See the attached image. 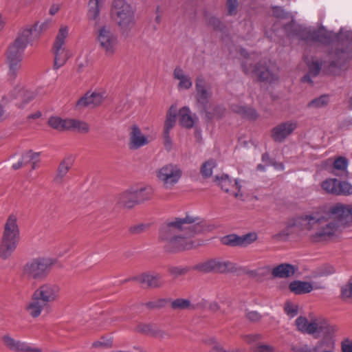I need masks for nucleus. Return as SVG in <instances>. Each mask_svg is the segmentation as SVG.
I'll return each instance as SVG.
<instances>
[{
	"instance_id": "f704fd0d",
	"label": "nucleus",
	"mask_w": 352,
	"mask_h": 352,
	"mask_svg": "<svg viewBox=\"0 0 352 352\" xmlns=\"http://www.w3.org/2000/svg\"><path fill=\"white\" fill-rule=\"evenodd\" d=\"M331 336H332L329 337L324 336L322 340L316 343V352H335V343L330 339Z\"/></svg>"
},
{
	"instance_id": "bf43d9fd",
	"label": "nucleus",
	"mask_w": 352,
	"mask_h": 352,
	"mask_svg": "<svg viewBox=\"0 0 352 352\" xmlns=\"http://www.w3.org/2000/svg\"><path fill=\"white\" fill-rule=\"evenodd\" d=\"M227 12L228 15H234L237 12L238 1L227 0L226 1Z\"/></svg>"
},
{
	"instance_id": "f257e3e1",
	"label": "nucleus",
	"mask_w": 352,
	"mask_h": 352,
	"mask_svg": "<svg viewBox=\"0 0 352 352\" xmlns=\"http://www.w3.org/2000/svg\"><path fill=\"white\" fill-rule=\"evenodd\" d=\"M351 222L352 207L337 203L331 206L322 215L306 214L294 219L292 226L311 231V241L319 243L331 239Z\"/></svg>"
},
{
	"instance_id": "aec40b11",
	"label": "nucleus",
	"mask_w": 352,
	"mask_h": 352,
	"mask_svg": "<svg viewBox=\"0 0 352 352\" xmlns=\"http://www.w3.org/2000/svg\"><path fill=\"white\" fill-rule=\"evenodd\" d=\"M297 127V122L287 121L275 126L272 131V139L278 142H283Z\"/></svg>"
},
{
	"instance_id": "c03bdc74",
	"label": "nucleus",
	"mask_w": 352,
	"mask_h": 352,
	"mask_svg": "<svg viewBox=\"0 0 352 352\" xmlns=\"http://www.w3.org/2000/svg\"><path fill=\"white\" fill-rule=\"evenodd\" d=\"M215 162L212 160L204 162L201 167V173L204 177H209L212 175V168L215 166Z\"/></svg>"
},
{
	"instance_id": "0eeeda50",
	"label": "nucleus",
	"mask_w": 352,
	"mask_h": 352,
	"mask_svg": "<svg viewBox=\"0 0 352 352\" xmlns=\"http://www.w3.org/2000/svg\"><path fill=\"white\" fill-rule=\"evenodd\" d=\"M111 17L123 33H128L135 25L134 10L124 0H114Z\"/></svg>"
},
{
	"instance_id": "1a4fd4ad",
	"label": "nucleus",
	"mask_w": 352,
	"mask_h": 352,
	"mask_svg": "<svg viewBox=\"0 0 352 352\" xmlns=\"http://www.w3.org/2000/svg\"><path fill=\"white\" fill-rule=\"evenodd\" d=\"M55 260L51 258L39 257L27 262L23 267V275L29 279L40 280L45 278L54 264Z\"/></svg>"
},
{
	"instance_id": "09e8293b",
	"label": "nucleus",
	"mask_w": 352,
	"mask_h": 352,
	"mask_svg": "<svg viewBox=\"0 0 352 352\" xmlns=\"http://www.w3.org/2000/svg\"><path fill=\"white\" fill-rule=\"evenodd\" d=\"M240 247H245L257 239V234L255 232H250L246 234L239 236Z\"/></svg>"
},
{
	"instance_id": "a211bd4d",
	"label": "nucleus",
	"mask_w": 352,
	"mask_h": 352,
	"mask_svg": "<svg viewBox=\"0 0 352 352\" xmlns=\"http://www.w3.org/2000/svg\"><path fill=\"white\" fill-rule=\"evenodd\" d=\"M75 158L74 155L68 154L59 162L56 173L53 178L54 184L60 185L63 184L69 170L73 166Z\"/></svg>"
},
{
	"instance_id": "bb28decb",
	"label": "nucleus",
	"mask_w": 352,
	"mask_h": 352,
	"mask_svg": "<svg viewBox=\"0 0 352 352\" xmlns=\"http://www.w3.org/2000/svg\"><path fill=\"white\" fill-rule=\"evenodd\" d=\"M314 42H318L322 44H329L332 41V35L331 33L324 30H318L309 31L306 38Z\"/></svg>"
},
{
	"instance_id": "052dcab7",
	"label": "nucleus",
	"mask_w": 352,
	"mask_h": 352,
	"mask_svg": "<svg viewBox=\"0 0 352 352\" xmlns=\"http://www.w3.org/2000/svg\"><path fill=\"white\" fill-rule=\"evenodd\" d=\"M39 157L40 153L28 151L23 155V160H25L26 163L31 161L38 162Z\"/></svg>"
},
{
	"instance_id": "20e7f679",
	"label": "nucleus",
	"mask_w": 352,
	"mask_h": 352,
	"mask_svg": "<svg viewBox=\"0 0 352 352\" xmlns=\"http://www.w3.org/2000/svg\"><path fill=\"white\" fill-rule=\"evenodd\" d=\"M40 32L38 24L27 27L21 30L14 43L10 45L6 54L7 63L8 65V75L10 78H14L21 69L23 52L28 43L36 38Z\"/></svg>"
},
{
	"instance_id": "603ef678",
	"label": "nucleus",
	"mask_w": 352,
	"mask_h": 352,
	"mask_svg": "<svg viewBox=\"0 0 352 352\" xmlns=\"http://www.w3.org/2000/svg\"><path fill=\"white\" fill-rule=\"evenodd\" d=\"M348 166V160L344 157H339L333 162V168L338 170H345Z\"/></svg>"
},
{
	"instance_id": "0e129e2a",
	"label": "nucleus",
	"mask_w": 352,
	"mask_h": 352,
	"mask_svg": "<svg viewBox=\"0 0 352 352\" xmlns=\"http://www.w3.org/2000/svg\"><path fill=\"white\" fill-rule=\"evenodd\" d=\"M164 145L167 151H170L172 148V140L170 136V133L163 132Z\"/></svg>"
},
{
	"instance_id": "e2e57ef3",
	"label": "nucleus",
	"mask_w": 352,
	"mask_h": 352,
	"mask_svg": "<svg viewBox=\"0 0 352 352\" xmlns=\"http://www.w3.org/2000/svg\"><path fill=\"white\" fill-rule=\"evenodd\" d=\"M342 352H352V340L346 338L341 342Z\"/></svg>"
},
{
	"instance_id": "de8ad7c7",
	"label": "nucleus",
	"mask_w": 352,
	"mask_h": 352,
	"mask_svg": "<svg viewBox=\"0 0 352 352\" xmlns=\"http://www.w3.org/2000/svg\"><path fill=\"white\" fill-rule=\"evenodd\" d=\"M240 247H245L257 239V234L255 232H250L246 234L239 236Z\"/></svg>"
},
{
	"instance_id": "412c9836",
	"label": "nucleus",
	"mask_w": 352,
	"mask_h": 352,
	"mask_svg": "<svg viewBox=\"0 0 352 352\" xmlns=\"http://www.w3.org/2000/svg\"><path fill=\"white\" fill-rule=\"evenodd\" d=\"M338 46V47L334 54H331V56L335 58V60L331 62L333 65L340 63L341 60L349 58L350 54L352 53V41H345L341 43L339 42Z\"/></svg>"
},
{
	"instance_id": "4be33fe9",
	"label": "nucleus",
	"mask_w": 352,
	"mask_h": 352,
	"mask_svg": "<svg viewBox=\"0 0 352 352\" xmlns=\"http://www.w3.org/2000/svg\"><path fill=\"white\" fill-rule=\"evenodd\" d=\"M135 279L144 287L155 288L164 284L162 278L159 274H142Z\"/></svg>"
},
{
	"instance_id": "ea45409f",
	"label": "nucleus",
	"mask_w": 352,
	"mask_h": 352,
	"mask_svg": "<svg viewBox=\"0 0 352 352\" xmlns=\"http://www.w3.org/2000/svg\"><path fill=\"white\" fill-rule=\"evenodd\" d=\"M69 34V28L66 25H62L58 30L53 47H63Z\"/></svg>"
},
{
	"instance_id": "a18cd8bd",
	"label": "nucleus",
	"mask_w": 352,
	"mask_h": 352,
	"mask_svg": "<svg viewBox=\"0 0 352 352\" xmlns=\"http://www.w3.org/2000/svg\"><path fill=\"white\" fill-rule=\"evenodd\" d=\"M221 242L223 244L229 246H240L239 236L236 234H228L225 236L221 239Z\"/></svg>"
},
{
	"instance_id": "f03ea898",
	"label": "nucleus",
	"mask_w": 352,
	"mask_h": 352,
	"mask_svg": "<svg viewBox=\"0 0 352 352\" xmlns=\"http://www.w3.org/2000/svg\"><path fill=\"white\" fill-rule=\"evenodd\" d=\"M201 230L199 219L187 214L168 219L162 226L159 237L166 252H177L195 247L192 237Z\"/></svg>"
},
{
	"instance_id": "cd10ccee",
	"label": "nucleus",
	"mask_w": 352,
	"mask_h": 352,
	"mask_svg": "<svg viewBox=\"0 0 352 352\" xmlns=\"http://www.w3.org/2000/svg\"><path fill=\"white\" fill-rule=\"evenodd\" d=\"M179 116V123L182 126L187 129H191L193 127L197 120V117L191 113L188 107H184L180 109Z\"/></svg>"
},
{
	"instance_id": "6ab92c4d",
	"label": "nucleus",
	"mask_w": 352,
	"mask_h": 352,
	"mask_svg": "<svg viewBox=\"0 0 352 352\" xmlns=\"http://www.w3.org/2000/svg\"><path fill=\"white\" fill-rule=\"evenodd\" d=\"M106 97L107 94L105 91H88L78 100L76 107L82 109L87 107H94L98 106Z\"/></svg>"
},
{
	"instance_id": "774afa93",
	"label": "nucleus",
	"mask_w": 352,
	"mask_h": 352,
	"mask_svg": "<svg viewBox=\"0 0 352 352\" xmlns=\"http://www.w3.org/2000/svg\"><path fill=\"white\" fill-rule=\"evenodd\" d=\"M295 352H316V345L313 347L308 346L307 345L302 346L297 348Z\"/></svg>"
},
{
	"instance_id": "a19ab883",
	"label": "nucleus",
	"mask_w": 352,
	"mask_h": 352,
	"mask_svg": "<svg viewBox=\"0 0 352 352\" xmlns=\"http://www.w3.org/2000/svg\"><path fill=\"white\" fill-rule=\"evenodd\" d=\"M69 34V28L66 25H62L58 30L53 47H63Z\"/></svg>"
},
{
	"instance_id": "49530a36",
	"label": "nucleus",
	"mask_w": 352,
	"mask_h": 352,
	"mask_svg": "<svg viewBox=\"0 0 352 352\" xmlns=\"http://www.w3.org/2000/svg\"><path fill=\"white\" fill-rule=\"evenodd\" d=\"M206 343L211 346L210 352H239L238 351H226L214 338H211L206 341Z\"/></svg>"
},
{
	"instance_id": "2f4dec72",
	"label": "nucleus",
	"mask_w": 352,
	"mask_h": 352,
	"mask_svg": "<svg viewBox=\"0 0 352 352\" xmlns=\"http://www.w3.org/2000/svg\"><path fill=\"white\" fill-rule=\"evenodd\" d=\"M138 204L151 199L153 195V189L150 186L133 188Z\"/></svg>"
},
{
	"instance_id": "5701e85b",
	"label": "nucleus",
	"mask_w": 352,
	"mask_h": 352,
	"mask_svg": "<svg viewBox=\"0 0 352 352\" xmlns=\"http://www.w3.org/2000/svg\"><path fill=\"white\" fill-rule=\"evenodd\" d=\"M54 54V68L58 69L63 67L71 56V52L68 49L63 47H53Z\"/></svg>"
},
{
	"instance_id": "393cba45",
	"label": "nucleus",
	"mask_w": 352,
	"mask_h": 352,
	"mask_svg": "<svg viewBox=\"0 0 352 352\" xmlns=\"http://www.w3.org/2000/svg\"><path fill=\"white\" fill-rule=\"evenodd\" d=\"M296 268L289 263H282L274 267L272 275L275 278H286L294 274Z\"/></svg>"
},
{
	"instance_id": "9d476101",
	"label": "nucleus",
	"mask_w": 352,
	"mask_h": 352,
	"mask_svg": "<svg viewBox=\"0 0 352 352\" xmlns=\"http://www.w3.org/2000/svg\"><path fill=\"white\" fill-rule=\"evenodd\" d=\"M96 42L107 56L115 54L118 46V34L110 26H102L97 31Z\"/></svg>"
},
{
	"instance_id": "4d7b16f0",
	"label": "nucleus",
	"mask_w": 352,
	"mask_h": 352,
	"mask_svg": "<svg viewBox=\"0 0 352 352\" xmlns=\"http://www.w3.org/2000/svg\"><path fill=\"white\" fill-rule=\"evenodd\" d=\"M341 295L342 298L344 299L352 298V278L350 279L348 284L342 287Z\"/></svg>"
},
{
	"instance_id": "7c9ffc66",
	"label": "nucleus",
	"mask_w": 352,
	"mask_h": 352,
	"mask_svg": "<svg viewBox=\"0 0 352 352\" xmlns=\"http://www.w3.org/2000/svg\"><path fill=\"white\" fill-rule=\"evenodd\" d=\"M206 19L208 25L211 26L214 30L221 33L222 39L224 42H227V39H230V38H228V35L226 34V27L224 26L217 18L206 14Z\"/></svg>"
},
{
	"instance_id": "338daca9",
	"label": "nucleus",
	"mask_w": 352,
	"mask_h": 352,
	"mask_svg": "<svg viewBox=\"0 0 352 352\" xmlns=\"http://www.w3.org/2000/svg\"><path fill=\"white\" fill-rule=\"evenodd\" d=\"M246 317L251 321H258L261 318V315L256 311H248L246 314Z\"/></svg>"
},
{
	"instance_id": "69168bd1",
	"label": "nucleus",
	"mask_w": 352,
	"mask_h": 352,
	"mask_svg": "<svg viewBox=\"0 0 352 352\" xmlns=\"http://www.w3.org/2000/svg\"><path fill=\"white\" fill-rule=\"evenodd\" d=\"M111 345V341L109 340H105L101 338L100 340H97L93 342L92 346L94 348L100 347H108Z\"/></svg>"
},
{
	"instance_id": "72a5a7b5",
	"label": "nucleus",
	"mask_w": 352,
	"mask_h": 352,
	"mask_svg": "<svg viewBox=\"0 0 352 352\" xmlns=\"http://www.w3.org/2000/svg\"><path fill=\"white\" fill-rule=\"evenodd\" d=\"M231 108L234 112L240 114L244 118L252 120H254L257 118L256 111L251 107L239 104H232Z\"/></svg>"
},
{
	"instance_id": "6e6552de",
	"label": "nucleus",
	"mask_w": 352,
	"mask_h": 352,
	"mask_svg": "<svg viewBox=\"0 0 352 352\" xmlns=\"http://www.w3.org/2000/svg\"><path fill=\"white\" fill-rule=\"evenodd\" d=\"M295 323L298 331L310 335L329 337L336 330L335 326L322 318H314L309 322L305 317L300 316L296 318Z\"/></svg>"
},
{
	"instance_id": "c85d7f7f",
	"label": "nucleus",
	"mask_w": 352,
	"mask_h": 352,
	"mask_svg": "<svg viewBox=\"0 0 352 352\" xmlns=\"http://www.w3.org/2000/svg\"><path fill=\"white\" fill-rule=\"evenodd\" d=\"M304 60L309 67V72L305 75L302 79L305 82H312L311 77L316 76L320 71V64L318 60L314 59L309 60L308 57L305 56Z\"/></svg>"
},
{
	"instance_id": "473e14b6",
	"label": "nucleus",
	"mask_w": 352,
	"mask_h": 352,
	"mask_svg": "<svg viewBox=\"0 0 352 352\" xmlns=\"http://www.w3.org/2000/svg\"><path fill=\"white\" fill-rule=\"evenodd\" d=\"M16 343L17 344H15L12 352H42L41 348L32 343L20 340H17Z\"/></svg>"
},
{
	"instance_id": "13d9d810",
	"label": "nucleus",
	"mask_w": 352,
	"mask_h": 352,
	"mask_svg": "<svg viewBox=\"0 0 352 352\" xmlns=\"http://www.w3.org/2000/svg\"><path fill=\"white\" fill-rule=\"evenodd\" d=\"M285 312L289 318H294L298 314L297 305L291 302H287L284 307Z\"/></svg>"
},
{
	"instance_id": "3c124183",
	"label": "nucleus",
	"mask_w": 352,
	"mask_h": 352,
	"mask_svg": "<svg viewBox=\"0 0 352 352\" xmlns=\"http://www.w3.org/2000/svg\"><path fill=\"white\" fill-rule=\"evenodd\" d=\"M1 341L3 345L11 351H12L15 344H17V340L12 337L9 333L4 334L1 337Z\"/></svg>"
},
{
	"instance_id": "423d86ee",
	"label": "nucleus",
	"mask_w": 352,
	"mask_h": 352,
	"mask_svg": "<svg viewBox=\"0 0 352 352\" xmlns=\"http://www.w3.org/2000/svg\"><path fill=\"white\" fill-rule=\"evenodd\" d=\"M20 241V232L15 214H10L4 226L0 245V257L8 259L15 251Z\"/></svg>"
},
{
	"instance_id": "9b49d317",
	"label": "nucleus",
	"mask_w": 352,
	"mask_h": 352,
	"mask_svg": "<svg viewBox=\"0 0 352 352\" xmlns=\"http://www.w3.org/2000/svg\"><path fill=\"white\" fill-rule=\"evenodd\" d=\"M156 176L165 189L170 190L180 180L182 170L178 164L170 163L159 168Z\"/></svg>"
},
{
	"instance_id": "ddd939ff",
	"label": "nucleus",
	"mask_w": 352,
	"mask_h": 352,
	"mask_svg": "<svg viewBox=\"0 0 352 352\" xmlns=\"http://www.w3.org/2000/svg\"><path fill=\"white\" fill-rule=\"evenodd\" d=\"M196 269L203 272L225 273L234 272L236 267L230 261L215 258L197 265Z\"/></svg>"
},
{
	"instance_id": "e433bc0d",
	"label": "nucleus",
	"mask_w": 352,
	"mask_h": 352,
	"mask_svg": "<svg viewBox=\"0 0 352 352\" xmlns=\"http://www.w3.org/2000/svg\"><path fill=\"white\" fill-rule=\"evenodd\" d=\"M68 130L77 131L79 133H86L89 130V124L83 121L69 119V122H67Z\"/></svg>"
},
{
	"instance_id": "b1692460",
	"label": "nucleus",
	"mask_w": 352,
	"mask_h": 352,
	"mask_svg": "<svg viewBox=\"0 0 352 352\" xmlns=\"http://www.w3.org/2000/svg\"><path fill=\"white\" fill-rule=\"evenodd\" d=\"M173 78L179 81L178 88L179 89H188L192 85V81L190 76L179 66L175 68Z\"/></svg>"
},
{
	"instance_id": "4468645a",
	"label": "nucleus",
	"mask_w": 352,
	"mask_h": 352,
	"mask_svg": "<svg viewBox=\"0 0 352 352\" xmlns=\"http://www.w3.org/2000/svg\"><path fill=\"white\" fill-rule=\"evenodd\" d=\"M322 188L329 194L335 195H352V185L347 182H341L337 179H327L321 184Z\"/></svg>"
},
{
	"instance_id": "2eb2a0df",
	"label": "nucleus",
	"mask_w": 352,
	"mask_h": 352,
	"mask_svg": "<svg viewBox=\"0 0 352 352\" xmlns=\"http://www.w3.org/2000/svg\"><path fill=\"white\" fill-rule=\"evenodd\" d=\"M151 142L149 135L142 133L137 125H133L129 133L128 146L131 150H137L148 145Z\"/></svg>"
},
{
	"instance_id": "8fccbe9b",
	"label": "nucleus",
	"mask_w": 352,
	"mask_h": 352,
	"mask_svg": "<svg viewBox=\"0 0 352 352\" xmlns=\"http://www.w3.org/2000/svg\"><path fill=\"white\" fill-rule=\"evenodd\" d=\"M329 102L328 97L325 95L321 96L312 100L308 104L309 107L320 108L324 107Z\"/></svg>"
},
{
	"instance_id": "a878e982",
	"label": "nucleus",
	"mask_w": 352,
	"mask_h": 352,
	"mask_svg": "<svg viewBox=\"0 0 352 352\" xmlns=\"http://www.w3.org/2000/svg\"><path fill=\"white\" fill-rule=\"evenodd\" d=\"M133 188H131L119 195L118 204L125 208H131L138 204Z\"/></svg>"
},
{
	"instance_id": "37998d69",
	"label": "nucleus",
	"mask_w": 352,
	"mask_h": 352,
	"mask_svg": "<svg viewBox=\"0 0 352 352\" xmlns=\"http://www.w3.org/2000/svg\"><path fill=\"white\" fill-rule=\"evenodd\" d=\"M155 328L154 324L141 323L137 325L135 329L138 332L153 337Z\"/></svg>"
},
{
	"instance_id": "c756f323",
	"label": "nucleus",
	"mask_w": 352,
	"mask_h": 352,
	"mask_svg": "<svg viewBox=\"0 0 352 352\" xmlns=\"http://www.w3.org/2000/svg\"><path fill=\"white\" fill-rule=\"evenodd\" d=\"M289 289L292 293L300 295L311 292L313 290V286L309 282L294 280L289 283Z\"/></svg>"
},
{
	"instance_id": "39448f33",
	"label": "nucleus",
	"mask_w": 352,
	"mask_h": 352,
	"mask_svg": "<svg viewBox=\"0 0 352 352\" xmlns=\"http://www.w3.org/2000/svg\"><path fill=\"white\" fill-rule=\"evenodd\" d=\"M240 54L244 58L242 62V67L245 74L258 78L261 81H266L270 83L278 80V68L275 63L269 62L267 65H254L256 60L254 54H249L244 49H240Z\"/></svg>"
},
{
	"instance_id": "c9c22d12",
	"label": "nucleus",
	"mask_w": 352,
	"mask_h": 352,
	"mask_svg": "<svg viewBox=\"0 0 352 352\" xmlns=\"http://www.w3.org/2000/svg\"><path fill=\"white\" fill-rule=\"evenodd\" d=\"M170 307L174 310H191L197 307L190 300L184 298L173 300L170 303Z\"/></svg>"
},
{
	"instance_id": "dca6fc26",
	"label": "nucleus",
	"mask_w": 352,
	"mask_h": 352,
	"mask_svg": "<svg viewBox=\"0 0 352 352\" xmlns=\"http://www.w3.org/2000/svg\"><path fill=\"white\" fill-rule=\"evenodd\" d=\"M36 94L33 91L25 90L23 87L18 85L7 96L3 97L2 100L5 102H8L14 99L21 100V102H17L16 105L19 108H23L25 105L34 99Z\"/></svg>"
},
{
	"instance_id": "680f3d73",
	"label": "nucleus",
	"mask_w": 352,
	"mask_h": 352,
	"mask_svg": "<svg viewBox=\"0 0 352 352\" xmlns=\"http://www.w3.org/2000/svg\"><path fill=\"white\" fill-rule=\"evenodd\" d=\"M176 122V118L167 117L164 122V131L170 133V130L173 128Z\"/></svg>"
},
{
	"instance_id": "7ed1b4c3",
	"label": "nucleus",
	"mask_w": 352,
	"mask_h": 352,
	"mask_svg": "<svg viewBox=\"0 0 352 352\" xmlns=\"http://www.w3.org/2000/svg\"><path fill=\"white\" fill-rule=\"evenodd\" d=\"M60 292V287L56 283H46L41 285L26 304V312L32 318L39 317L43 312L48 314L52 305L59 298Z\"/></svg>"
},
{
	"instance_id": "4c0bfd02",
	"label": "nucleus",
	"mask_w": 352,
	"mask_h": 352,
	"mask_svg": "<svg viewBox=\"0 0 352 352\" xmlns=\"http://www.w3.org/2000/svg\"><path fill=\"white\" fill-rule=\"evenodd\" d=\"M69 119H62L58 116L51 117L48 120L49 125L58 131L68 130Z\"/></svg>"
},
{
	"instance_id": "79ce46f5",
	"label": "nucleus",
	"mask_w": 352,
	"mask_h": 352,
	"mask_svg": "<svg viewBox=\"0 0 352 352\" xmlns=\"http://www.w3.org/2000/svg\"><path fill=\"white\" fill-rule=\"evenodd\" d=\"M252 352H275L276 348L271 344L264 342H258L251 346Z\"/></svg>"
},
{
	"instance_id": "864d4df0",
	"label": "nucleus",
	"mask_w": 352,
	"mask_h": 352,
	"mask_svg": "<svg viewBox=\"0 0 352 352\" xmlns=\"http://www.w3.org/2000/svg\"><path fill=\"white\" fill-rule=\"evenodd\" d=\"M172 334L170 331L162 329L156 326L153 337L155 338L166 340L172 338Z\"/></svg>"
},
{
	"instance_id": "5fc2aeb1",
	"label": "nucleus",
	"mask_w": 352,
	"mask_h": 352,
	"mask_svg": "<svg viewBox=\"0 0 352 352\" xmlns=\"http://www.w3.org/2000/svg\"><path fill=\"white\" fill-rule=\"evenodd\" d=\"M169 274L174 278L185 274L188 272V269L182 267L171 266L168 269Z\"/></svg>"
},
{
	"instance_id": "f8f14e48",
	"label": "nucleus",
	"mask_w": 352,
	"mask_h": 352,
	"mask_svg": "<svg viewBox=\"0 0 352 352\" xmlns=\"http://www.w3.org/2000/svg\"><path fill=\"white\" fill-rule=\"evenodd\" d=\"M196 89L197 94V101L203 106V108L204 109V111H206L208 117L209 118H212L214 116L218 118L221 117L225 110L221 107H215L212 115L210 116V112L206 107L208 98L210 97V94L205 87V81L201 76H198L196 79Z\"/></svg>"
},
{
	"instance_id": "58836bf2",
	"label": "nucleus",
	"mask_w": 352,
	"mask_h": 352,
	"mask_svg": "<svg viewBox=\"0 0 352 352\" xmlns=\"http://www.w3.org/2000/svg\"><path fill=\"white\" fill-rule=\"evenodd\" d=\"M101 6L100 0H89L88 3L87 16L91 20H96L100 13V8Z\"/></svg>"
},
{
	"instance_id": "6e6d98bb",
	"label": "nucleus",
	"mask_w": 352,
	"mask_h": 352,
	"mask_svg": "<svg viewBox=\"0 0 352 352\" xmlns=\"http://www.w3.org/2000/svg\"><path fill=\"white\" fill-rule=\"evenodd\" d=\"M243 339L246 343L254 345L259 342L258 341L263 339V336L259 333L248 334L245 335L243 337Z\"/></svg>"
},
{
	"instance_id": "f3484780",
	"label": "nucleus",
	"mask_w": 352,
	"mask_h": 352,
	"mask_svg": "<svg viewBox=\"0 0 352 352\" xmlns=\"http://www.w3.org/2000/svg\"><path fill=\"white\" fill-rule=\"evenodd\" d=\"M215 181L225 192L230 193L236 198H241L242 197L241 193V186L238 180H235L233 184L228 175L222 174L221 176L217 175Z\"/></svg>"
}]
</instances>
